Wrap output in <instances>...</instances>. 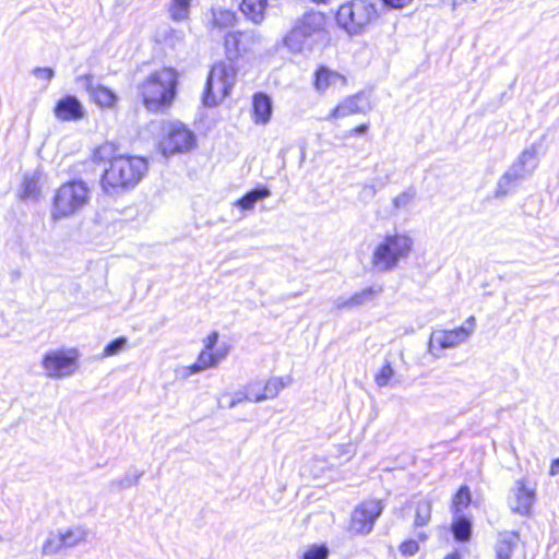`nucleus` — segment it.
Returning <instances> with one entry per match:
<instances>
[{"label":"nucleus","instance_id":"22","mask_svg":"<svg viewBox=\"0 0 559 559\" xmlns=\"http://www.w3.org/2000/svg\"><path fill=\"white\" fill-rule=\"evenodd\" d=\"M267 4V0H242L240 11L248 21L259 25L265 19Z\"/></svg>","mask_w":559,"mask_h":559},{"label":"nucleus","instance_id":"12","mask_svg":"<svg viewBox=\"0 0 559 559\" xmlns=\"http://www.w3.org/2000/svg\"><path fill=\"white\" fill-rule=\"evenodd\" d=\"M535 489L526 486L525 479H518L508 498V504L513 513L527 516L535 502Z\"/></svg>","mask_w":559,"mask_h":559},{"label":"nucleus","instance_id":"44","mask_svg":"<svg viewBox=\"0 0 559 559\" xmlns=\"http://www.w3.org/2000/svg\"><path fill=\"white\" fill-rule=\"evenodd\" d=\"M388 9H402L408 5L413 0H381Z\"/></svg>","mask_w":559,"mask_h":559},{"label":"nucleus","instance_id":"25","mask_svg":"<svg viewBox=\"0 0 559 559\" xmlns=\"http://www.w3.org/2000/svg\"><path fill=\"white\" fill-rule=\"evenodd\" d=\"M144 475V471H138L136 468L128 469L124 475L120 478L112 479L108 484L110 492H119L129 489L130 487L136 486Z\"/></svg>","mask_w":559,"mask_h":559},{"label":"nucleus","instance_id":"41","mask_svg":"<svg viewBox=\"0 0 559 559\" xmlns=\"http://www.w3.org/2000/svg\"><path fill=\"white\" fill-rule=\"evenodd\" d=\"M329 549L325 545H313L305 554L302 559H328Z\"/></svg>","mask_w":559,"mask_h":559},{"label":"nucleus","instance_id":"48","mask_svg":"<svg viewBox=\"0 0 559 559\" xmlns=\"http://www.w3.org/2000/svg\"><path fill=\"white\" fill-rule=\"evenodd\" d=\"M558 473H559V457L552 460L551 465H550V469H549V475L550 476H556Z\"/></svg>","mask_w":559,"mask_h":559},{"label":"nucleus","instance_id":"19","mask_svg":"<svg viewBox=\"0 0 559 559\" xmlns=\"http://www.w3.org/2000/svg\"><path fill=\"white\" fill-rule=\"evenodd\" d=\"M347 84V79L336 71L330 70L325 66L319 67L314 73V88L318 92H324L329 87H344Z\"/></svg>","mask_w":559,"mask_h":559},{"label":"nucleus","instance_id":"47","mask_svg":"<svg viewBox=\"0 0 559 559\" xmlns=\"http://www.w3.org/2000/svg\"><path fill=\"white\" fill-rule=\"evenodd\" d=\"M334 305H335L336 309L355 308V306L350 304V297L349 298L338 297L334 301Z\"/></svg>","mask_w":559,"mask_h":559},{"label":"nucleus","instance_id":"2","mask_svg":"<svg viewBox=\"0 0 559 559\" xmlns=\"http://www.w3.org/2000/svg\"><path fill=\"white\" fill-rule=\"evenodd\" d=\"M178 72L163 68L151 73L139 86L142 102L151 112L167 110L177 95Z\"/></svg>","mask_w":559,"mask_h":559},{"label":"nucleus","instance_id":"16","mask_svg":"<svg viewBox=\"0 0 559 559\" xmlns=\"http://www.w3.org/2000/svg\"><path fill=\"white\" fill-rule=\"evenodd\" d=\"M409 506L415 510L414 534L419 540L425 542L428 535L423 531H418V528L429 524L431 520L432 502L427 498H419L412 500Z\"/></svg>","mask_w":559,"mask_h":559},{"label":"nucleus","instance_id":"17","mask_svg":"<svg viewBox=\"0 0 559 559\" xmlns=\"http://www.w3.org/2000/svg\"><path fill=\"white\" fill-rule=\"evenodd\" d=\"M252 36L247 32H229L225 36V52L229 61L237 60L249 49Z\"/></svg>","mask_w":559,"mask_h":559},{"label":"nucleus","instance_id":"10","mask_svg":"<svg viewBox=\"0 0 559 559\" xmlns=\"http://www.w3.org/2000/svg\"><path fill=\"white\" fill-rule=\"evenodd\" d=\"M78 355L75 350H51L43 357V368L49 378H64L71 376L76 367Z\"/></svg>","mask_w":559,"mask_h":559},{"label":"nucleus","instance_id":"9","mask_svg":"<svg viewBox=\"0 0 559 559\" xmlns=\"http://www.w3.org/2000/svg\"><path fill=\"white\" fill-rule=\"evenodd\" d=\"M197 145L194 133L181 122H173L168 126L165 136L159 143L162 154L165 157L177 153H186Z\"/></svg>","mask_w":559,"mask_h":559},{"label":"nucleus","instance_id":"7","mask_svg":"<svg viewBox=\"0 0 559 559\" xmlns=\"http://www.w3.org/2000/svg\"><path fill=\"white\" fill-rule=\"evenodd\" d=\"M236 78V69L226 62L215 63L205 83L202 102L206 107L217 106L229 95Z\"/></svg>","mask_w":559,"mask_h":559},{"label":"nucleus","instance_id":"35","mask_svg":"<svg viewBox=\"0 0 559 559\" xmlns=\"http://www.w3.org/2000/svg\"><path fill=\"white\" fill-rule=\"evenodd\" d=\"M39 197L38 179L34 176L25 177L22 183L21 199L23 200H37Z\"/></svg>","mask_w":559,"mask_h":559},{"label":"nucleus","instance_id":"45","mask_svg":"<svg viewBox=\"0 0 559 559\" xmlns=\"http://www.w3.org/2000/svg\"><path fill=\"white\" fill-rule=\"evenodd\" d=\"M217 341H218V333L214 331L205 340V344H204L205 350L211 352L214 348V346L216 345Z\"/></svg>","mask_w":559,"mask_h":559},{"label":"nucleus","instance_id":"29","mask_svg":"<svg viewBox=\"0 0 559 559\" xmlns=\"http://www.w3.org/2000/svg\"><path fill=\"white\" fill-rule=\"evenodd\" d=\"M212 17L214 26L218 28L234 26L237 21L236 12L227 9H212Z\"/></svg>","mask_w":559,"mask_h":559},{"label":"nucleus","instance_id":"50","mask_svg":"<svg viewBox=\"0 0 559 559\" xmlns=\"http://www.w3.org/2000/svg\"><path fill=\"white\" fill-rule=\"evenodd\" d=\"M445 559H460L459 555H449Z\"/></svg>","mask_w":559,"mask_h":559},{"label":"nucleus","instance_id":"51","mask_svg":"<svg viewBox=\"0 0 559 559\" xmlns=\"http://www.w3.org/2000/svg\"><path fill=\"white\" fill-rule=\"evenodd\" d=\"M313 2H318V3H323L325 2L326 0H312Z\"/></svg>","mask_w":559,"mask_h":559},{"label":"nucleus","instance_id":"24","mask_svg":"<svg viewBox=\"0 0 559 559\" xmlns=\"http://www.w3.org/2000/svg\"><path fill=\"white\" fill-rule=\"evenodd\" d=\"M473 522L465 514H454L451 523V533L457 543H467L472 537Z\"/></svg>","mask_w":559,"mask_h":559},{"label":"nucleus","instance_id":"32","mask_svg":"<svg viewBox=\"0 0 559 559\" xmlns=\"http://www.w3.org/2000/svg\"><path fill=\"white\" fill-rule=\"evenodd\" d=\"M472 497L468 486L463 485L453 497L452 508L454 514H463L462 511L471 503Z\"/></svg>","mask_w":559,"mask_h":559},{"label":"nucleus","instance_id":"20","mask_svg":"<svg viewBox=\"0 0 559 559\" xmlns=\"http://www.w3.org/2000/svg\"><path fill=\"white\" fill-rule=\"evenodd\" d=\"M273 114L272 98L263 93L258 92L252 98V116L255 124H266Z\"/></svg>","mask_w":559,"mask_h":559},{"label":"nucleus","instance_id":"3","mask_svg":"<svg viewBox=\"0 0 559 559\" xmlns=\"http://www.w3.org/2000/svg\"><path fill=\"white\" fill-rule=\"evenodd\" d=\"M324 25L323 13L307 11L295 21L292 29L283 38V44L293 53L311 51L323 38Z\"/></svg>","mask_w":559,"mask_h":559},{"label":"nucleus","instance_id":"49","mask_svg":"<svg viewBox=\"0 0 559 559\" xmlns=\"http://www.w3.org/2000/svg\"><path fill=\"white\" fill-rule=\"evenodd\" d=\"M250 384H255V385L253 386V392H254V393H262V388H263V385H262V383H261V382L255 381V382H251Z\"/></svg>","mask_w":559,"mask_h":559},{"label":"nucleus","instance_id":"37","mask_svg":"<svg viewBox=\"0 0 559 559\" xmlns=\"http://www.w3.org/2000/svg\"><path fill=\"white\" fill-rule=\"evenodd\" d=\"M128 344V338L124 336H119L112 341H110L103 350V357H110L122 352Z\"/></svg>","mask_w":559,"mask_h":559},{"label":"nucleus","instance_id":"46","mask_svg":"<svg viewBox=\"0 0 559 559\" xmlns=\"http://www.w3.org/2000/svg\"><path fill=\"white\" fill-rule=\"evenodd\" d=\"M368 130H369V124L361 123V124L355 127L354 129H352L348 133H349V135L362 136L368 132Z\"/></svg>","mask_w":559,"mask_h":559},{"label":"nucleus","instance_id":"21","mask_svg":"<svg viewBox=\"0 0 559 559\" xmlns=\"http://www.w3.org/2000/svg\"><path fill=\"white\" fill-rule=\"evenodd\" d=\"M519 545L520 535L516 532L500 533L495 545L496 559H511Z\"/></svg>","mask_w":559,"mask_h":559},{"label":"nucleus","instance_id":"28","mask_svg":"<svg viewBox=\"0 0 559 559\" xmlns=\"http://www.w3.org/2000/svg\"><path fill=\"white\" fill-rule=\"evenodd\" d=\"M289 381V378H287V381H284L283 378L276 377L269 379L267 382L263 384L262 393H255L254 402L259 403L264 400L274 399L278 395L280 391L287 385Z\"/></svg>","mask_w":559,"mask_h":559},{"label":"nucleus","instance_id":"13","mask_svg":"<svg viewBox=\"0 0 559 559\" xmlns=\"http://www.w3.org/2000/svg\"><path fill=\"white\" fill-rule=\"evenodd\" d=\"M76 84L83 87L90 97L100 107L110 108L117 102V95L110 88L100 84H94L92 74H84L76 78Z\"/></svg>","mask_w":559,"mask_h":559},{"label":"nucleus","instance_id":"14","mask_svg":"<svg viewBox=\"0 0 559 559\" xmlns=\"http://www.w3.org/2000/svg\"><path fill=\"white\" fill-rule=\"evenodd\" d=\"M369 94L359 92L346 97L331 112V118H344L356 114H367L371 110Z\"/></svg>","mask_w":559,"mask_h":559},{"label":"nucleus","instance_id":"34","mask_svg":"<svg viewBox=\"0 0 559 559\" xmlns=\"http://www.w3.org/2000/svg\"><path fill=\"white\" fill-rule=\"evenodd\" d=\"M64 548L74 547L86 538V532L81 527L69 528L64 533H59Z\"/></svg>","mask_w":559,"mask_h":559},{"label":"nucleus","instance_id":"18","mask_svg":"<svg viewBox=\"0 0 559 559\" xmlns=\"http://www.w3.org/2000/svg\"><path fill=\"white\" fill-rule=\"evenodd\" d=\"M537 153L536 144L525 148L519 158L509 167V171L515 179L521 181L528 177L536 167L535 156Z\"/></svg>","mask_w":559,"mask_h":559},{"label":"nucleus","instance_id":"5","mask_svg":"<svg viewBox=\"0 0 559 559\" xmlns=\"http://www.w3.org/2000/svg\"><path fill=\"white\" fill-rule=\"evenodd\" d=\"M90 200V189L82 180L63 183L55 193L51 217L58 221L80 211Z\"/></svg>","mask_w":559,"mask_h":559},{"label":"nucleus","instance_id":"4","mask_svg":"<svg viewBox=\"0 0 559 559\" xmlns=\"http://www.w3.org/2000/svg\"><path fill=\"white\" fill-rule=\"evenodd\" d=\"M413 245V239L406 234L385 235L372 252L371 266L373 271L377 273L394 271L402 260L408 258Z\"/></svg>","mask_w":559,"mask_h":559},{"label":"nucleus","instance_id":"30","mask_svg":"<svg viewBox=\"0 0 559 559\" xmlns=\"http://www.w3.org/2000/svg\"><path fill=\"white\" fill-rule=\"evenodd\" d=\"M191 0H171L169 14L173 21L181 22L188 19L190 13Z\"/></svg>","mask_w":559,"mask_h":559},{"label":"nucleus","instance_id":"43","mask_svg":"<svg viewBox=\"0 0 559 559\" xmlns=\"http://www.w3.org/2000/svg\"><path fill=\"white\" fill-rule=\"evenodd\" d=\"M33 74L39 80L50 81L55 76V71L51 68L37 67L33 70Z\"/></svg>","mask_w":559,"mask_h":559},{"label":"nucleus","instance_id":"52","mask_svg":"<svg viewBox=\"0 0 559 559\" xmlns=\"http://www.w3.org/2000/svg\"><path fill=\"white\" fill-rule=\"evenodd\" d=\"M370 190H371V193L374 194L376 193V190L373 187H370Z\"/></svg>","mask_w":559,"mask_h":559},{"label":"nucleus","instance_id":"42","mask_svg":"<svg viewBox=\"0 0 559 559\" xmlns=\"http://www.w3.org/2000/svg\"><path fill=\"white\" fill-rule=\"evenodd\" d=\"M418 550L419 545L415 539H407L400 545V551L404 556H414Z\"/></svg>","mask_w":559,"mask_h":559},{"label":"nucleus","instance_id":"36","mask_svg":"<svg viewBox=\"0 0 559 559\" xmlns=\"http://www.w3.org/2000/svg\"><path fill=\"white\" fill-rule=\"evenodd\" d=\"M62 548H64V545L62 543L60 534L58 533L47 538V540L43 545V555H55L59 552Z\"/></svg>","mask_w":559,"mask_h":559},{"label":"nucleus","instance_id":"1","mask_svg":"<svg viewBox=\"0 0 559 559\" xmlns=\"http://www.w3.org/2000/svg\"><path fill=\"white\" fill-rule=\"evenodd\" d=\"M148 169L147 160L139 156L118 155L102 174L100 187L105 194L116 197L134 189Z\"/></svg>","mask_w":559,"mask_h":559},{"label":"nucleus","instance_id":"33","mask_svg":"<svg viewBox=\"0 0 559 559\" xmlns=\"http://www.w3.org/2000/svg\"><path fill=\"white\" fill-rule=\"evenodd\" d=\"M116 151L117 148L114 143L106 142L94 151L93 158L97 162H107L110 165L111 160L118 156Z\"/></svg>","mask_w":559,"mask_h":559},{"label":"nucleus","instance_id":"11","mask_svg":"<svg viewBox=\"0 0 559 559\" xmlns=\"http://www.w3.org/2000/svg\"><path fill=\"white\" fill-rule=\"evenodd\" d=\"M382 511L383 506L380 500L361 502L352 514L350 530L356 534H369Z\"/></svg>","mask_w":559,"mask_h":559},{"label":"nucleus","instance_id":"31","mask_svg":"<svg viewBox=\"0 0 559 559\" xmlns=\"http://www.w3.org/2000/svg\"><path fill=\"white\" fill-rule=\"evenodd\" d=\"M521 180L520 179H515L509 171H506L499 179L498 183H497V187H496V191H495V195L496 198H503L506 197L509 192H511L512 190L515 189V187L519 185Z\"/></svg>","mask_w":559,"mask_h":559},{"label":"nucleus","instance_id":"23","mask_svg":"<svg viewBox=\"0 0 559 559\" xmlns=\"http://www.w3.org/2000/svg\"><path fill=\"white\" fill-rule=\"evenodd\" d=\"M270 195L271 190L266 186H257L239 198L234 205L241 211H251L258 202L265 200Z\"/></svg>","mask_w":559,"mask_h":559},{"label":"nucleus","instance_id":"27","mask_svg":"<svg viewBox=\"0 0 559 559\" xmlns=\"http://www.w3.org/2000/svg\"><path fill=\"white\" fill-rule=\"evenodd\" d=\"M224 357L223 354L211 353L209 350H202L194 364L188 367L189 374H194L200 371H203L207 368L214 367L218 364V361Z\"/></svg>","mask_w":559,"mask_h":559},{"label":"nucleus","instance_id":"6","mask_svg":"<svg viewBox=\"0 0 559 559\" xmlns=\"http://www.w3.org/2000/svg\"><path fill=\"white\" fill-rule=\"evenodd\" d=\"M379 16L374 3L368 0H352L340 7L336 13L338 26L349 35H359Z\"/></svg>","mask_w":559,"mask_h":559},{"label":"nucleus","instance_id":"8","mask_svg":"<svg viewBox=\"0 0 559 559\" xmlns=\"http://www.w3.org/2000/svg\"><path fill=\"white\" fill-rule=\"evenodd\" d=\"M475 329V318L471 316L465 325L453 330H435L431 332L428 343V352L439 357L438 350L454 348L466 342Z\"/></svg>","mask_w":559,"mask_h":559},{"label":"nucleus","instance_id":"38","mask_svg":"<svg viewBox=\"0 0 559 559\" xmlns=\"http://www.w3.org/2000/svg\"><path fill=\"white\" fill-rule=\"evenodd\" d=\"M254 385L255 384H248L245 392H241V391L236 392L228 405V408H234L235 406H237L238 404H240L243 401L254 402V395H255V393L253 392Z\"/></svg>","mask_w":559,"mask_h":559},{"label":"nucleus","instance_id":"39","mask_svg":"<svg viewBox=\"0 0 559 559\" xmlns=\"http://www.w3.org/2000/svg\"><path fill=\"white\" fill-rule=\"evenodd\" d=\"M416 192L413 188H408L393 199V206L395 210L406 209L415 199Z\"/></svg>","mask_w":559,"mask_h":559},{"label":"nucleus","instance_id":"26","mask_svg":"<svg viewBox=\"0 0 559 559\" xmlns=\"http://www.w3.org/2000/svg\"><path fill=\"white\" fill-rule=\"evenodd\" d=\"M382 293L383 286L381 284L366 287L350 296V304L354 305L355 308L368 305L378 299Z\"/></svg>","mask_w":559,"mask_h":559},{"label":"nucleus","instance_id":"15","mask_svg":"<svg viewBox=\"0 0 559 559\" xmlns=\"http://www.w3.org/2000/svg\"><path fill=\"white\" fill-rule=\"evenodd\" d=\"M55 116L61 121H78L85 115L84 107L74 95L60 98L53 109Z\"/></svg>","mask_w":559,"mask_h":559},{"label":"nucleus","instance_id":"40","mask_svg":"<svg viewBox=\"0 0 559 559\" xmlns=\"http://www.w3.org/2000/svg\"><path fill=\"white\" fill-rule=\"evenodd\" d=\"M394 376V370L389 361L382 366V368L377 372L374 380L379 386H386Z\"/></svg>","mask_w":559,"mask_h":559}]
</instances>
